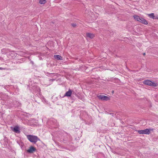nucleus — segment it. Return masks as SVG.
<instances>
[{"label": "nucleus", "mask_w": 158, "mask_h": 158, "mask_svg": "<svg viewBox=\"0 0 158 158\" xmlns=\"http://www.w3.org/2000/svg\"><path fill=\"white\" fill-rule=\"evenodd\" d=\"M54 57L55 58L58 60H62V57L59 55H54Z\"/></svg>", "instance_id": "nucleus-10"}, {"label": "nucleus", "mask_w": 158, "mask_h": 158, "mask_svg": "<svg viewBox=\"0 0 158 158\" xmlns=\"http://www.w3.org/2000/svg\"><path fill=\"white\" fill-rule=\"evenodd\" d=\"M153 130V129H146L144 130L138 131V132L140 134H149L150 133V131Z\"/></svg>", "instance_id": "nucleus-4"}, {"label": "nucleus", "mask_w": 158, "mask_h": 158, "mask_svg": "<svg viewBox=\"0 0 158 158\" xmlns=\"http://www.w3.org/2000/svg\"><path fill=\"white\" fill-rule=\"evenodd\" d=\"M27 137V139L32 143H35L38 140H40L36 136L28 135Z\"/></svg>", "instance_id": "nucleus-2"}, {"label": "nucleus", "mask_w": 158, "mask_h": 158, "mask_svg": "<svg viewBox=\"0 0 158 158\" xmlns=\"http://www.w3.org/2000/svg\"><path fill=\"white\" fill-rule=\"evenodd\" d=\"M72 26L73 27H76L77 25L76 24H72Z\"/></svg>", "instance_id": "nucleus-13"}, {"label": "nucleus", "mask_w": 158, "mask_h": 158, "mask_svg": "<svg viewBox=\"0 0 158 158\" xmlns=\"http://www.w3.org/2000/svg\"><path fill=\"white\" fill-rule=\"evenodd\" d=\"M86 36L87 37L90 38L91 39H93L95 37L94 34L90 33H86Z\"/></svg>", "instance_id": "nucleus-7"}, {"label": "nucleus", "mask_w": 158, "mask_h": 158, "mask_svg": "<svg viewBox=\"0 0 158 158\" xmlns=\"http://www.w3.org/2000/svg\"><path fill=\"white\" fill-rule=\"evenodd\" d=\"M36 150V149L35 147L31 146L27 150V152L29 153H32L35 152Z\"/></svg>", "instance_id": "nucleus-6"}, {"label": "nucleus", "mask_w": 158, "mask_h": 158, "mask_svg": "<svg viewBox=\"0 0 158 158\" xmlns=\"http://www.w3.org/2000/svg\"><path fill=\"white\" fill-rule=\"evenodd\" d=\"M97 97L99 99L102 100L106 101L110 99L109 97L104 95H98L97 96Z\"/></svg>", "instance_id": "nucleus-5"}, {"label": "nucleus", "mask_w": 158, "mask_h": 158, "mask_svg": "<svg viewBox=\"0 0 158 158\" xmlns=\"http://www.w3.org/2000/svg\"><path fill=\"white\" fill-rule=\"evenodd\" d=\"M2 68H0V69H2Z\"/></svg>", "instance_id": "nucleus-15"}, {"label": "nucleus", "mask_w": 158, "mask_h": 158, "mask_svg": "<svg viewBox=\"0 0 158 158\" xmlns=\"http://www.w3.org/2000/svg\"><path fill=\"white\" fill-rule=\"evenodd\" d=\"M133 17L134 19L135 20L139 22L140 23L145 25H147L148 24L147 21L144 18L141 17H140L139 16L137 15H134Z\"/></svg>", "instance_id": "nucleus-1"}, {"label": "nucleus", "mask_w": 158, "mask_h": 158, "mask_svg": "<svg viewBox=\"0 0 158 158\" xmlns=\"http://www.w3.org/2000/svg\"><path fill=\"white\" fill-rule=\"evenodd\" d=\"M148 15L150 18H152L153 19H154L155 16L154 15V13H152L150 14H148Z\"/></svg>", "instance_id": "nucleus-11"}, {"label": "nucleus", "mask_w": 158, "mask_h": 158, "mask_svg": "<svg viewBox=\"0 0 158 158\" xmlns=\"http://www.w3.org/2000/svg\"><path fill=\"white\" fill-rule=\"evenodd\" d=\"M13 131L15 133H19L20 131H19V127L18 126L15 127L13 129Z\"/></svg>", "instance_id": "nucleus-9"}, {"label": "nucleus", "mask_w": 158, "mask_h": 158, "mask_svg": "<svg viewBox=\"0 0 158 158\" xmlns=\"http://www.w3.org/2000/svg\"><path fill=\"white\" fill-rule=\"evenodd\" d=\"M72 91L70 89L67 92L64 94V96L70 97L71 96L72 94Z\"/></svg>", "instance_id": "nucleus-8"}, {"label": "nucleus", "mask_w": 158, "mask_h": 158, "mask_svg": "<svg viewBox=\"0 0 158 158\" xmlns=\"http://www.w3.org/2000/svg\"><path fill=\"white\" fill-rule=\"evenodd\" d=\"M143 83L144 84L151 86L155 87L157 86V83L152 82V81L149 80L144 81H143Z\"/></svg>", "instance_id": "nucleus-3"}, {"label": "nucleus", "mask_w": 158, "mask_h": 158, "mask_svg": "<svg viewBox=\"0 0 158 158\" xmlns=\"http://www.w3.org/2000/svg\"><path fill=\"white\" fill-rule=\"evenodd\" d=\"M46 2V0H40L39 3L40 4H44Z\"/></svg>", "instance_id": "nucleus-12"}, {"label": "nucleus", "mask_w": 158, "mask_h": 158, "mask_svg": "<svg viewBox=\"0 0 158 158\" xmlns=\"http://www.w3.org/2000/svg\"><path fill=\"white\" fill-rule=\"evenodd\" d=\"M154 19H158V15H156V16H155Z\"/></svg>", "instance_id": "nucleus-14"}]
</instances>
